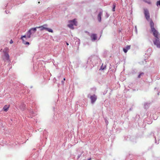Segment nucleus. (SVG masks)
<instances>
[{
	"label": "nucleus",
	"instance_id": "f257e3e1",
	"mask_svg": "<svg viewBox=\"0 0 160 160\" xmlns=\"http://www.w3.org/2000/svg\"><path fill=\"white\" fill-rule=\"evenodd\" d=\"M150 26L152 31L153 32V35L157 39L160 38V34L154 28V23L151 20L150 22Z\"/></svg>",
	"mask_w": 160,
	"mask_h": 160
},
{
	"label": "nucleus",
	"instance_id": "f03ea898",
	"mask_svg": "<svg viewBox=\"0 0 160 160\" xmlns=\"http://www.w3.org/2000/svg\"><path fill=\"white\" fill-rule=\"evenodd\" d=\"M47 27L48 25L45 24L40 26L37 27V28H40V30L41 31L45 30L49 32L52 33L53 32L52 30V29L47 28Z\"/></svg>",
	"mask_w": 160,
	"mask_h": 160
},
{
	"label": "nucleus",
	"instance_id": "7ed1b4c3",
	"mask_svg": "<svg viewBox=\"0 0 160 160\" xmlns=\"http://www.w3.org/2000/svg\"><path fill=\"white\" fill-rule=\"evenodd\" d=\"M69 24H68V26L71 29H74L73 25H77V22L76 21L75 19H74L72 20H70L68 21Z\"/></svg>",
	"mask_w": 160,
	"mask_h": 160
},
{
	"label": "nucleus",
	"instance_id": "20e7f679",
	"mask_svg": "<svg viewBox=\"0 0 160 160\" xmlns=\"http://www.w3.org/2000/svg\"><path fill=\"white\" fill-rule=\"evenodd\" d=\"M8 48H5L4 52L5 51V54L4 55V59L7 61L9 60V56L8 53Z\"/></svg>",
	"mask_w": 160,
	"mask_h": 160
},
{
	"label": "nucleus",
	"instance_id": "39448f33",
	"mask_svg": "<svg viewBox=\"0 0 160 160\" xmlns=\"http://www.w3.org/2000/svg\"><path fill=\"white\" fill-rule=\"evenodd\" d=\"M144 14L147 20H148L150 18V15L149 12L147 9H144Z\"/></svg>",
	"mask_w": 160,
	"mask_h": 160
},
{
	"label": "nucleus",
	"instance_id": "423d86ee",
	"mask_svg": "<svg viewBox=\"0 0 160 160\" xmlns=\"http://www.w3.org/2000/svg\"><path fill=\"white\" fill-rule=\"evenodd\" d=\"M90 98L91 99V103H93L96 100L97 97L95 95H93L90 96Z\"/></svg>",
	"mask_w": 160,
	"mask_h": 160
},
{
	"label": "nucleus",
	"instance_id": "0eeeda50",
	"mask_svg": "<svg viewBox=\"0 0 160 160\" xmlns=\"http://www.w3.org/2000/svg\"><path fill=\"white\" fill-rule=\"evenodd\" d=\"M158 39H156L155 41L154 42V43L158 48H160V41Z\"/></svg>",
	"mask_w": 160,
	"mask_h": 160
},
{
	"label": "nucleus",
	"instance_id": "6e6552de",
	"mask_svg": "<svg viewBox=\"0 0 160 160\" xmlns=\"http://www.w3.org/2000/svg\"><path fill=\"white\" fill-rule=\"evenodd\" d=\"M102 14V12H101L98 15V19L99 22H101V16Z\"/></svg>",
	"mask_w": 160,
	"mask_h": 160
},
{
	"label": "nucleus",
	"instance_id": "1a4fd4ad",
	"mask_svg": "<svg viewBox=\"0 0 160 160\" xmlns=\"http://www.w3.org/2000/svg\"><path fill=\"white\" fill-rule=\"evenodd\" d=\"M9 107V105H5L3 108V110L4 111L7 112L8 111V108Z\"/></svg>",
	"mask_w": 160,
	"mask_h": 160
},
{
	"label": "nucleus",
	"instance_id": "9d476101",
	"mask_svg": "<svg viewBox=\"0 0 160 160\" xmlns=\"http://www.w3.org/2000/svg\"><path fill=\"white\" fill-rule=\"evenodd\" d=\"M130 48V45H128L126 46L125 48H123V51L125 53H126L128 50H129Z\"/></svg>",
	"mask_w": 160,
	"mask_h": 160
},
{
	"label": "nucleus",
	"instance_id": "9b49d317",
	"mask_svg": "<svg viewBox=\"0 0 160 160\" xmlns=\"http://www.w3.org/2000/svg\"><path fill=\"white\" fill-rule=\"evenodd\" d=\"M91 37L92 38V40H96L97 39V38L96 34H92L91 35Z\"/></svg>",
	"mask_w": 160,
	"mask_h": 160
},
{
	"label": "nucleus",
	"instance_id": "f8f14e48",
	"mask_svg": "<svg viewBox=\"0 0 160 160\" xmlns=\"http://www.w3.org/2000/svg\"><path fill=\"white\" fill-rule=\"evenodd\" d=\"M31 34L32 33L31 32V30H29L27 32V37L28 38H30L31 37Z\"/></svg>",
	"mask_w": 160,
	"mask_h": 160
},
{
	"label": "nucleus",
	"instance_id": "ddd939ff",
	"mask_svg": "<svg viewBox=\"0 0 160 160\" xmlns=\"http://www.w3.org/2000/svg\"><path fill=\"white\" fill-rule=\"evenodd\" d=\"M37 27L34 28H31L29 30H31V32L32 31H33L34 32H35L36 31Z\"/></svg>",
	"mask_w": 160,
	"mask_h": 160
},
{
	"label": "nucleus",
	"instance_id": "4468645a",
	"mask_svg": "<svg viewBox=\"0 0 160 160\" xmlns=\"http://www.w3.org/2000/svg\"><path fill=\"white\" fill-rule=\"evenodd\" d=\"M143 1L148 4L151 3V2L149 0H143Z\"/></svg>",
	"mask_w": 160,
	"mask_h": 160
},
{
	"label": "nucleus",
	"instance_id": "2eb2a0df",
	"mask_svg": "<svg viewBox=\"0 0 160 160\" xmlns=\"http://www.w3.org/2000/svg\"><path fill=\"white\" fill-rule=\"evenodd\" d=\"M144 73L143 72L141 73L138 76V78H140L141 77V76H142V75H143Z\"/></svg>",
	"mask_w": 160,
	"mask_h": 160
},
{
	"label": "nucleus",
	"instance_id": "dca6fc26",
	"mask_svg": "<svg viewBox=\"0 0 160 160\" xmlns=\"http://www.w3.org/2000/svg\"><path fill=\"white\" fill-rule=\"evenodd\" d=\"M26 35H24L23 36H22L21 38V39H22V40L24 42V40L23 39V38H26Z\"/></svg>",
	"mask_w": 160,
	"mask_h": 160
},
{
	"label": "nucleus",
	"instance_id": "f3484780",
	"mask_svg": "<svg viewBox=\"0 0 160 160\" xmlns=\"http://www.w3.org/2000/svg\"><path fill=\"white\" fill-rule=\"evenodd\" d=\"M157 5L158 6V5L160 6V0L158 1L157 3Z\"/></svg>",
	"mask_w": 160,
	"mask_h": 160
},
{
	"label": "nucleus",
	"instance_id": "a211bd4d",
	"mask_svg": "<svg viewBox=\"0 0 160 160\" xmlns=\"http://www.w3.org/2000/svg\"><path fill=\"white\" fill-rule=\"evenodd\" d=\"M102 65H102V66L101 67V69H102V70H104L105 69V68H106V66H105L104 67H103Z\"/></svg>",
	"mask_w": 160,
	"mask_h": 160
},
{
	"label": "nucleus",
	"instance_id": "6ab92c4d",
	"mask_svg": "<svg viewBox=\"0 0 160 160\" xmlns=\"http://www.w3.org/2000/svg\"><path fill=\"white\" fill-rule=\"evenodd\" d=\"M26 45H29V43L28 42H23Z\"/></svg>",
	"mask_w": 160,
	"mask_h": 160
},
{
	"label": "nucleus",
	"instance_id": "aec40b11",
	"mask_svg": "<svg viewBox=\"0 0 160 160\" xmlns=\"http://www.w3.org/2000/svg\"><path fill=\"white\" fill-rule=\"evenodd\" d=\"M13 43V41L12 39L11 40L10 42V44H12Z\"/></svg>",
	"mask_w": 160,
	"mask_h": 160
},
{
	"label": "nucleus",
	"instance_id": "412c9836",
	"mask_svg": "<svg viewBox=\"0 0 160 160\" xmlns=\"http://www.w3.org/2000/svg\"><path fill=\"white\" fill-rule=\"evenodd\" d=\"M113 8H115L116 7V4L115 3H114L113 4Z\"/></svg>",
	"mask_w": 160,
	"mask_h": 160
},
{
	"label": "nucleus",
	"instance_id": "4be33fe9",
	"mask_svg": "<svg viewBox=\"0 0 160 160\" xmlns=\"http://www.w3.org/2000/svg\"><path fill=\"white\" fill-rule=\"evenodd\" d=\"M112 10L114 12L115 11V8L113 7Z\"/></svg>",
	"mask_w": 160,
	"mask_h": 160
},
{
	"label": "nucleus",
	"instance_id": "5701e85b",
	"mask_svg": "<svg viewBox=\"0 0 160 160\" xmlns=\"http://www.w3.org/2000/svg\"><path fill=\"white\" fill-rule=\"evenodd\" d=\"M66 44H67V45H69L68 43V42H66Z\"/></svg>",
	"mask_w": 160,
	"mask_h": 160
},
{
	"label": "nucleus",
	"instance_id": "b1692460",
	"mask_svg": "<svg viewBox=\"0 0 160 160\" xmlns=\"http://www.w3.org/2000/svg\"><path fill=\"white\" fill-rule=\"evenodd\" d=\"M91 158H89V159H88V160H91Z\"/></svg>",
	"mask_w": 160,
	"mask_h": 160
},
{
	"label": "nucleus",
	"instance_id": "393cba45",
	"mask_svg": "<svg viewBox=\"0 0 160 160\" xmlns=\"http://www.w3.org/2000/svg\"><path fill=\"white\" fill-rule=\"evenodd\" d=\"M40 3V2L39 1L38 2V3H39V4Z\"/></svg>",
	"mask_w": 160,
	"mask_h": 160
},
{
	"label": "nucleus",
	"instance_id": "a878e982",
	"mask_svg": "<svg viewBox=\"0 0 160 160\" xmlns=\"http://www.w3.org/2000/svg\"><path fill=\"white\" fill-rule=\"evenodd\" d=\"M63 80H65V78H64Z\"/></svg>",
	"mask_w": 160,
	"mask_h": 160
}]
</instances>
